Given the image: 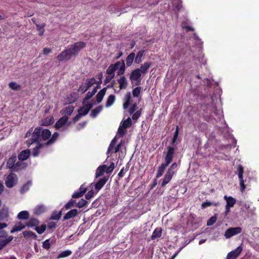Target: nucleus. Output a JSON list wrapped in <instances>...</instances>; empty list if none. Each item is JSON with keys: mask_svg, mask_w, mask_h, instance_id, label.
Here are the masks:
<instances>
[{"mask_svg": "<svg viewBox=\"0 0 259 259\" xmlns=\"http://www.w3.org/2000/svg\"><path fill=\"white\" fill-rule=\"evenodd\" d=\"M17 158L16 154L13 155L10 157L7 162V167L10 169L11 171H13V167L15 166Z\"/></svg>", "mask_w": 259, "mask_h": 259, "instance_id": "f8f14e48", "label": "nucleus"}, {"mask_svg": "<svg viewBox=\"0 0 259 259\" xmlns=\"http://www.w3.org/2000/svg\"><path fill=\"white\" fill-rule=\"evenodd\" d=\"M217 219L218 216L217 214H214L213 216H211L207 221V226H212V225L216 223Z\"/></svg>", "mask_w": 259, "mask_h": 259, "instance_id": "49530a36", "label": "nucleus"}, {"mask_svg": "<svg viewBox=\"0 0 259 259\" xmlns=\"http://www.w3.org/2000/svg\"><path fill=\"white\" fill-rule=\"evenodd\" d=\"M8 236L7 233L2 229L0 230V239H5Z\"/></svg>", "mask_w": 259, "mask_h": 259, "instance_id": "680f3d73", "label": "nucleus"}, {"mask_svg": "<svg viewBox=\"0 0 259 259\" xmlns=\"http://www.w3.org/2000/svg\"><path fill=\"white\" fill-rule=\"evenodd\" d=\"M46 211V207L43 204H40L36 206L33 211L35 214L39 215Z\"/></svg>", "mask_w": 259, "mask_h": 259, "instance_id": "6ab92c4d", "label": "nucleus"}, {"mask_svg": "<svg viewBox=\"0 0 259 259\" xmlns=\"http://www.w3.org/2000/svg\"><path fill=\"white\" fill-rule=\"evenodd\" d=\"M43 145L40 144H38V145L33 148L32 152V155L34 157L38 155L39 149L42 147Z\"/></svg>", "mask_w": 259, "mask_h": 259, "instance_id": "09e8293b", "label": "nucleus"}, {"mask_svg": "<svg viewBox=\"0 0 259 259\" xmlns=\"http://www.w3.org/2000/svg\"><path fill=\"white\" fill-rule=\"evenodd\" d=\"M40 127H37L35 128L34 131L32 133L31 138L30 140L27 141L26 142L28 146H29L30 145L32 144V143L37 142L39 140H41L40 134Z\"/></svg>", "mask_w": 259, "mask_h": 259, "instance_id": "423d86ee", "label": "nucleus"}, {"mask_svg": "<svg viewBox=\"0 0 259 259\" xmlns=\"http://www.w3.org/2000/svg\"><path fill=\"white\" fill-rule=\"evenodd\" d=\"M45 26V24L44 23L42 24L41 25H39L37 24H36V26L37 31L39 32V35L40 36H41L44 34V27Z\"/></svg>", "mask_w": 259, "mask_h": 259, "instance_id": "3c124183", "label": "nucleus"}, {"mask_svg": "<svg viewBox=\"0 0 259 259\" xmlns=\"http://www.w3.org/2000/svg\"><path fill=\"white\" fill-rule=\"evenodd\" d=\"M132 124V120L130 117L122 121V127H124V129L126 130V128H128V127L131 126Z\"/></svg>", "mask_w": 259, "mask_h": 259, "instance_id": "79ce46f5", "label": "nucleus"}, {"mask_svg": "<svg viewBox=\"0 0 259 259\" xmlns=\"http://www.w3.org/2000/svg\"><path fill=\"white\" fill-rule=\"evenodd\" d=\"M27 165L22 161H19L15 163V166L13 167V171H18L21 169L25 168Z\"/></svg>", "mask_w": 259, "mask_h": 259, "instance_id": "4be33fe9", "label": "nucleus"}, {"mask_svg": "<svg viewBox=\"0 0 259 259\" xmlns=\"http://www.w3.org/2000/svg\"><path fill=\"white\" fill-rule=\"evenodd\" d=\"M117 142V137H115L113 139H112L111 142L109 144V146L107 148V154H109V153L112 152L113 149H114V148L115 147Z\"/></svg>", "mask_w": 259, "mask_h": 259, "instance_id": "c85d7f7f", "label": "nucleus"}, {"mask_svg": "<svg viewBox=\"0 0 259 259\" xmlns=\"http://www.w3.org/2000/svg\"><path fill=\"white\" fill-rule=\"evenodd\" d=\"M83 191L84 190H83L82 192L77 191L75 192L73 194L72 197L75 198L81 197L84 194Z\"/></svg>", "mask_w": 259, "mask_h": 259, "instance_id": "e2e57ef3", "label": "nucleus"}, {"mask_svg": "<svg viewBox=\"0 0 259 259\" xmlns=\"http://www.w3.org/2000/svg\"><path fill=\"white\" fill-rule=\"evenodd\" d=\"M17 219L20 220H27L29 217V213L26 210H23L20 212L17 215Z\"/></svg>", "mask_w": 259, "mask_h": 259, "instance_id": "a878e982", "label": "nucleus"}, {"mask_svg": "<svg viewBox=\"0 0 259 259\" xmlns=\"http://www.w3.org/2000/svg\"><path fill=\"white\" fill-rule=\"evenodd\" d=\"M126 133V130H125L124 127H122V122L119 126L117 131V134L119 137H123Z\"/></svg>", "mask_w": 259, "mask_h": 259, "instance_id": "37998d69", "label": "nucleus"}, {"mask_svg": "<svg viewBox=\"0 0 259 259\" xmlns=\"http://www.w3.org/2000/svg\"><path fill=\"white\" fill-rule=\"evenodd\" d=\"M178 164H177V162H174V163H172V164H171V168L174 172V175L178 170Z\"/></svg>", "mask_w": 259, "mask_h": 259, "instance_id": "338daca9", "label": "nucleus"}, {"mask_svg": "<svg viewBox=\"0 0 259 259\" xmlns=\"http://www.w3.org/2000/svg\"><path fill=\"white\" fill-rule=\"evenodd\" d=\"M152 64V63L150 62V61H147V62H144L142 65H141V75H142V74L145 75V74L147 73L148 70H149Z\"/></svg>", "mask_w": 259, "mask_h": 259, "instance_id": "ddd939ff", "label": "nucleus"}, {"mask_svg": "<svg viewBox=\"0 0 259 259\" xmlns=\"http://www.w3.org/2000/svg\"><path fill=\"white\" fill-rule=\"evenodd\" d=\"M130 78L133 83L136 85H140L141 83V73L140 68L134 69L130 74Z\"/></svg>", "mask_w": 259, "mask_h": 259, "instance_id": "20e7f679", "label": "nucleus"}, {"mask_svg": "<svg viewBox=\"0 0 259 259\" xmlns=\"http://www.w3.org/2000/svg\"><path fill=\"white\" fill-rule=\"evenodd\" d=\"M71 251L69 250L63 251L58 254V255L57 257V259L67 257L71 255Z\"/></svg>", "mask_w": 259, "mask_h": 259, "instance_id": "c9c22d12", "label": "nucleus"}, {"mask_svg": "<svg viewBox=\"0 0 259 259\" xmlns=\"http://www.w3.org/2000/svg\"><path fill=\"white\" fill-rule=\"evenodd\" d=\"M108 181V177L103 176L99 177L98 178V191L100 190L103 187L104 185H105L106 183Z\"/></svg>", "mask_w": 259, "mask_h": 259, "instance_id": "f3484780", "label": "nucleus"}, {"mask_svg": "<svg viewBox=\"0 0 259 259\" xmlns=\"http://www.w3.org/2000/svg\"><path fill=\"white\" fill-rule=\"evenodd\" d=\"M242 230V228H240V227L228 228L225 233V236L227 238H231V237L234 236L235 234H240Z\"/></svg>", "mask_w": 259, "mask_h": 259, "instance_id": "6e6552de", "label": "nucleus"}, {"mask_svg": "<svg viewBox=\"0 0 259 259\" xmlns=\"http://www.w3.org/2000/svg\"><path fill=\"white\" fill-rule=\"evenodd\" d=\"M59 137V134L57 132H55L52 136L51 139L46 143H45L47 145H51L53 143H54L55 141L57 140V139Z\"/></svg>", "mask_w": 259, "mask_h": 259, "instance_id": "58836bf2", "label": "nucleus"}, {"mask_svg": "<svg viewBox=\"0 0 259 259\" xmlns=\"http://www.w3.org/2000/svg\"><path fill=\"white\" fill-rule=\"evenodd\" d=\"M106 88H103L98 92V103L101 102L105 95Z\"/></svg>", "mask_w": 259, "mask_h": 259, "instance_id": "de8ad7c7", "label": "nucleus"}, {"mask_svg": "<svg viewBox=\"0 0 259 259\" xmlns=\"http://www.w3.org/2000/svg\"><path fill=\"white\" fill-rule=\"evenodd\" d=\"M39 224V221L34 218H31L26 224V226L28 227H37Z\"/></svg>", "mask_w": 259, "mask_h": 259, "instance_id": "393cba45", "label": "nucleus"}, {"mask_svg": "<svg viewBox=\"0 0 259 259\" xmlns=\"http://www.w3.org/2000/svg\"><path fill=\"white\" fill-rule=\"evenodd\" d=\"M144 50H140L138 51L136 57L135 58V62L137 63H140L142 62V57L144 55Z\"/></svg>", "mask_w": 259, "mask_h": 259, "instance_id": "c756f323", "label": "nucleus"}, {"mask_svg": "<svg viewBox=\"0 0 259 259\" xmlns=\"http://www.w3.org/2000/svg\"><path fill=\"white\" fill-rule=\"evenodd\" d=\"M61 215H62L61 211H60L59 212L54 211L52 213V215L50 218V220H59L60 219Z\"/></svg>", "mask_w": 259, "mask_h": 259, "instance_id": "ea45409f", "label": "nucleus"}, {"mask_svg": "<svg viewBox=\"0 0 259 259\" xmlns=\"http://www.w3.org/2000/svg\"><path fill=\"white\" fill-rule=\"evenodd\" d=\"M17 182V177L14 173H11L6 178L5 184L8 188H12Z\"/></svg>", "mask_w": 259, "mask_h": 259, "instance_id": "0eeeda50", "label": "nucleus"}, {"mask_svg": "<svg viewBox=\"0 0 259 259\" xmlns=\"http://www.w3.org/2000/svg\"><path fill=\"white\" fill-rule=\"evenodd\" d=\"M46 229V225L45 224L42 225L40 227L37 226L35 227V231L39 234H42Z\"/></svg>", "mask_w": 259, "mask_h": 259, "instance_id": "8fccbe9b", "label": "nucleus"}, {"mask_svg": "<svg viewBox=\"0 0 259 259\" xmlns=\"http://www.w3.org/2000/svg\"><path fill=\"white\" fill-rule=\"evenodd\" d=\"M25 227V225H23L22 223H19L18 224L15 225L12 230L11 231V233H13L16 231H19L24 229Z\"/></svg>", "mask_w": 259, "mask_h": 259, "instance_id": "473e14b6", "label": "nucleus"}, {"mask_svg": "<svg viewBox=\"0 0 259 259\" xmlns=\"http://www.w3.org/2000/svg\"><path fill=\"white\" fill-rule=\"evenodd\" d=\"M115 96L114 95H110L108 97L106 102V107H109L111 106V105H113L115 100Z\"/></svg>", "mask_w": 259, "mask_h": 259, "instance_id": "f704fd0d", "label": "nucleus"}, {"mask_svg": "<svg viewBox=\"0 0 259 259\" xmlns=\"http://www.w3.org/2000/svg\"><path fill=\"white\" fill-rule=\"evenodd\" d=\"M9 87L13 90L19 91L21 89V86L14 81H12L9 84Z\"/></svg>", "mask_w": 259, "mask_h": 259, "instance_id": "a18cd8bd", "label": "nucleus"}, {"mask_svg": "<svg viewBox=\"0 0 259 259\" xmlns=\"http://www.w3.org/2000/svg\"><path fill=\"white\" fill-rule=\"evenodd\" d=\"M119 64L118 65V70L117 71V75H123L125 70V61L122 60L121 61H118Z\"/></svg>", "mask_w": 259, "mask_h": 259, "instance_id": "b1692460", "label": "nucleus"}, {"mask_svg": "<svg viewBox=\"0 0 259 259\" xmlns=\"http://www.w3.org/2000/svg\"><path fill=\"white\" fill-rule=\"evenodd\" d=\"M88 88L85 84H82L80 86L78 91L81 92L82 93H84L88 90Z\"/></svg>", "mask_w": 259, "mask_h": 259, "instance_id": "69168bd1", "label": "nucleus"}, {"mask_svg": "<svg viewBox=\"0 0 259 259\" xmlns=\"http://www.w3.org/2000/svg\"><path fill=\"white\" fill-rule=\"evenodd\" d=\"M31 182H28L26 184L23 185L21 189L20 190L21 193L23 194L26 192L29 188V186L31 185Z\"/></svg>", "mask_w": 259, "mask_h": 259, "instance_id": "864d4df0", "label": "nucleus"}, {"mask_svg": "<svg viewBox=\"0 0 259 259\" xmlns=\"http://www.w3.org/2000/svg\"><path fill=\"white\" fill-rule=\"evenodd\" d=\"M224 198L226 200L230 208H231V207H233L236 202V199L232 196H227V195H225L224 196Z\"/></svg>", "mask_w": 259, "mask_h": 259, "instance_id": "5701e85b", "label": "nucleus"}, {"mask_svg": "<svg viewBox=\"0 0 259 259\" xmlns=\"http://www.w3.org/2000/svg\"><path fill=\"white\" fill-rule=\"evenodd\" d=\"M175 153V148L174 147L168 146L167 151L164 156L165 162L162 163L158 168L156 173V178L161 177L165 170L166 166H168L172 162Z\"/></svg>", "mask_w": 259, "mask_h": 259, "instance_id": "f03ea898", "label": "nucleus"}, {"mask_svg": "<svg viewBox=\"0 0 259 259\" xmlns=\"http://www.w3.org/2000/svg\"><path fill=\"white\" fill-rule=\"evenodd\" d=\"M179 132H180V128H179V126H177V127L176 128V130L174 133V135L173 136L171 142V144L172 145H174V144H175L177 140L178 139V138L179 137Z\"/></svg>", "mask_w": 259, "mask_h": 259, "instance_id": "4c0bfd02", "label": "nucleus"}, {"mask_svg": "<svg viewBox=\"0 0 259 259\" xmlns=\"http://www.w3.org/2000/svg\"><path fill=\"white\" fill-rule=\"evenodd\" d=\"M135 58V53H131L128 55L127 57H126V65L130 67V66L132 65L134 60Z\"/></svg>", "mask_w": 259, "mask_h": 259, "instance_id": "bb28decb", "label": "nucleus"}, {"mask_svg": "<svg viewBox=\"0 0 259 259\" xmlns=\"http://www.w3.org/2000/svg\"><path fill=\"white\" fill-rule=\"evenodd\" d=\"M137 103H136V102H135L134 103H133V104L132 105V106L131 107V108L129 109L128 112H129L130 114L133 115L134 113H135V111L137 110Z\"/></svg>", "mask_w": 259, "mask_h": 259, "instance_id": "4d7b16f0", "label": "nucleus"}, {"mask_svg": "<svg viewBox=\"0 0 259 259\" xmlns=\"http://www.w3.org/2000/svg\"><path fill=\"white\" fill-rule=\"evenodd\" d=\"M74 110V107L68 106L61 111L62 114L71 115Z\"/></svg>", "mask_w": 259, "mask_h": 259, "instance_id": "2f4dec72", "label": "nucleus"}, {"mask_svg": "<svg viewBox=\"0 0 259 259\" xmlns=\"http://www.w3.org/2000/svg\"><path fill=\"white\" fill-rule=\"evenodd\" d=\"M47 226H48V228H49V229L55 228L56 227V223L54 222H51L48 224Z\"/></svg>", "mask_w": 259, "mask_h": 259, "instance_id": "774afa93", "label": "nucleus"}, {"mask_svg": "<svg viewBox=\"0 0 259 259\" xmlns=\"http://www.w3.org/2000/svg\"><path fill=\"white\" fill-rule=\"evenodd\" d=\"M42 247L46 249H49L50 248V239H47L43 242Z\"/></svg>", "mask_w": 259, "mask_h": 259, "instance_id": "13d9d810", "label": "nucleus"}, {"mask_svg": "<svg viewBox=\"0 0 259 259\" xmlns=\"http://www.w3.org/2000/svg\"><path fill=\"white\" fill-rule=\"evenodd\" d=\"M87 203V202L86 200L82 199H81L77 204V206L79 208H81L83 206H84Z\"/></svg>", "mask_w": 259, "mask_h": 259, "instance_id": "0e129e2a", "label": "nucleus"}, {"mask_svg": "<svg viewBox=\"0 0 259 259\" xmlns=\"http://www.w3.org/2000/svg\"><path fill=\"white\" fill-rule=\"evenodd\" d=\"M170 181L171 180L170 179L169 175L168 174V171L167 170L166 173L164 176V178L162 182L161 186H165V185H167V184H168V183H169Z\"/></svg>", "mask_w": 259, "mask_h": 259, "instance_id": "a19ab883", "label": "nucleus"}, {"mask_svg": "<svg viewBox=\"0 0 259 259\" xmlns=\"http://www.w3.org/2000/svg\"><path fill=\"white\" fill-rule=\"evenodd\" d=\"M78 211L76 209H73L68 211L64 217L63 220H66L74 218L77 215Z\"/></svg>", "mask_w": 259, "mask_h": 259, "instance_id": "412c9836", "label": "nucleus"}, {"mask_svg": "<svg viewBox=\"0 0 259 259\" xmlns=\"http://www.w3.org/2000/svg\"><path fill=\"white\" fill-rule=\"evenodd\" d=\"M93 107V104L91 103H89L85 105L84 106L80 107L78 110V112L82 116H84L86 115L89 110Z\"/></svg>", "mask_w": 259, "mask_h": 259, "instance_id": "9b49d317", "label": "nucleus"}, {"mask_svg": "<svg viewBox=\"0 0 259 259\" xmlns=\"http://www.w3.org/2000/svg\"><path fill=\"white\" fill-rule=\"evenodd\" d=\"M95 83H96V80L94 78H93L91 79L90 80H89L87 83H85L84 84L87 85V87L89 89V88H90L91 86H92Z\"/></svg>", "mask_w": 259, "mask_h": 259, "instance_id": "052dcab7", "label": "nucleus"}, {"mask_svg": "<svg viewBox=\"0 0 259 259\" xmlns=\"http://www.w3.org/2000/svg\"><path fill=\"white\" fill-rule=\"evenodd\" d=\"M13 239V236H10L5 239H0V250L3 249Z\"/></svg>", "mask_w": 259, "mask_h": 259, "instance_id": "a211bd4d", "label": "nucleus"}, {"mask_svg": "<svg viewBox=\"0 0 259 259\" xmlns=\"http://www.w3.org/2000/svg\"><path fill=\"white\" fill-rule=\"evenodd\" d=\"M219 204V202H209V201H205V202H202L201 205V207L202 208H206V207L210 206V205H214V206H217Z\"/></svg>", "mask_w": 259, "mask_h": 259, "instance_id": "e433bc0d", "label": "nucleus"}, {"mask_svg": "<svg viewBox=\"0 0 259 259\" xmlns=\"http://www.w3.org/2000/svg\"><path fill=\"white\" fill-rule=\"evenodd\" d=\"M162 229L161 228H156L153 231L152 234L151 235V239H155V238H159V237L161 236L162 235Z\"/></svg>", "mask_w": 259, "mask_h": 259, "instance_id": "cd10ccee", "label": "nucleus"}, {"mask_svg": "<svg viewBox=\"0 0 259 259\" xmlns=\"http://www.w3.org/2000/svg\"><path fill=\"white\" fill-rule=\"evenodd\" d=\"M86 46L84 42L78 41L67 49L62 52L57 57V58L60 61H68L72 56H76L78 52L83 49Z\"/></svg>", "mask_w": 259, "mask_h": 259, "instance_id": "f257e3e1", "label": "nucleus"}, {"mask_svg": "<svg viewBox=\"0 0 259 259\" xmlns=\"http://www.w3.org/2000/svg\"><path fill=\"white\" fill-rule=\"evenodd\" d=\"M75 203L76 202L74 200L71 199L67 204H65V205L64 206V207L66 209H68L70 208L71 207L74 206Z\"/></svg>", "mask_w": 259, "mask_h": 259, "instance_id": "6e6d98bb", "label": "nucleus"}, {"mask_svg": "<svg viewBox=\"0 0 259 259\" xmlns=\"http://www.w3.org/2000/svg\"><path fill=\"white\" fill-rule=\"evenodd\" d=\"M141 92V87H137L133 90V95L134 97H139Z\"/></svg>", "mask_w": 259, "mask_h": 259, "instance_id": "603ef678", "label": "nucleus"}, {"mask_svg": "<svg viewBox=\"0 0 259 259\" xmlns=\"http://www.w3.org/2000/svg\"><path fill=\"white\" fill-rule=\"evenodd\" d=\"M68 117L64 115L62 116L55 124V127L56 129H59L62 127L67 121Z\"/></svg>", "mask_w": 259, "mask_h": 259, "instance_id": "2eb2a0df", "label": "nucleus"}, {"mask_svg": "<svg viewBox=\"0 0 259 259\" xmlns=\"http://www.w3.org/2000/svg\"><path fill=\"white\" fill-rule=\"evenodd\" d=\"M142 111V109H140V110H137V111H136V112H135L132 115V119H133V120H137V119L140 117Z\"/></svg>", "mask_w": 259, "mask_h": 259, "instance_id": "5fc2aeb1", "label": "nucleus"}, {"mask_svg": "<svg viewBox=\"0 0 259 259\" xmlns=\"http://www.w3.org/2000/svg\"><path fill=\"white\" fill-rule=\"evenodd\" d=\"M242 250V248L241 246H239L236 249L233 250L227 254V259H236L239 256Z\"/></svg>", "mask_w": 259, "mask_h": 259, "instance_id": "1a4fd4ad", "label": "nucleus"}, {"mask_svg": "<svg viewBox=\"0 0 259 259\" xmlns=\"http://www.w3.org/2000/svg\"><path fill=\"white\" fill-rule=\"evenodd\" d=\"M8 216V209L7 207H3L0 210V220H3Z\"/></svg>", "mask_w": 259, "mask_h": 259, "instance_id": "72a5a7b5", "label": "nucleus"}, {"mask_svg": "<svg viewBox=\"0 0 259 259\" xmlns=\"http://www.w3.org/2000/svg\"><path fill=\"white\" fill-rule=\"evenodd\" d=\"M119 64V62H116L115 64H111L106 70V73L110 76H112V79L115 75V71L118 68Z\"/></svg>", "mask_w": 259, "mask_h": 259, "instance_id": "9d476101", "label": "nucleus"}, {"mask_svg": "<svg viewBox=\"0 0 259 259\" xmlns=\"http://www.w3.org/2000/svg\"><path fill=\"white\" fill-rule=\"evenodd\" d=\"M23 235L26 238H31L36 239L37 238V235L31 231H25L23 232Z\"/></svg>", "mask_w": 259, "mask_h": 259, "instance_id": "7c9ffc66", "label": "nucleus"}, {"mask_svg": "<svg viewBox=\"0 0 259 259\" xmlns=\"http://www.w3.org/2000/svg\"><path fill=\"white\" fill-rule=\"evenodd\" d=\"M123 143L124 141H121L119 143H118L117 145L115 147L113 152L116 153L118 152V151H120L121 147H122Z\"/></svg>", "mask_w": 259, "mask_h": 259, "instance_id": "bf43d9fd", "label": "nucleus"}, {"mask_svg": "<svg viewBox=\"0 0 259 259\" xmlns=\"http://www.w3.org/2000/svg\"><path fill=\"white\" fill-rule=\"evenodd\" d=\"M115 167V164L113 161H110L109 164L106 160L104 164L98 166V177L101 176H108V180L110 176Z\"/></svg>", "mask_w": 259, "mask_h": 259, "instance_id": "7ed1b4c3", "label": "nucleus"}, {"mask_svg": "<svg viewBox=\"0 0 259 259\" xmlns=\"http://www.w3.org/2000/svg\"><path fill=\"white\" fill-rule=\"evenodd\" d=\"M97 86L94 87V89L93 90L92 92H88V94L87 95V96L84 98V101L83 102V104H85V100H89L90 98H91L93 97V96L97 92Z\"/></svg>", "mask_w": 259, "mask_h": 259, "instance_id": "c03bdc74", "label": "nucleus"}, {"mask_svg": "<svg viewBox=\"0 0 259 259\" xmlns=\"http://www.w3.org/2000/svg\"><path fill=\"white\" fill-rule=\"evenodd\" d=\"M40 128L41 130L40 134L41 139H42L43 140H48L51 137V132L48 130L43 129L41 127H40Z\"/></svg>", "mask_w": 259, "mask_h": 259, "instance_id": "dca6fc26", "label": "nucleus"}, {"mask_svg": "<svg viewBox=\"0 0 259 259\" xmlns=\"http://www.w3.org/2000/svg\"><path fill=\"white\" fill-rule=\"evenodd\" d=\"M30 154V150L26 149L21 151L18 155V159L20 161H24L26 160Z\"/></svg>", "mask_w": 259, "mask_h": 259, "instance_id": "4468645a", "label": "nucleus"}, {"mask_svg": "<svg viewBox=\"0 0 259 259\" xmlns=\"http://www.w3.org/2000/svg\"><path fill=\"white\" fill-rule=\"evenodd\" d=\"M237 172L238 175V178L239 180L240 190L241 192H244L245 189H246V186L245 182L243 180V174H244V167L241 164H239L237 167Z\"/></svg>", "mask_w": 259, "mask_h": 259, "instance_id": "39448f33", "label": "nucleus"}, {"mask_svg": "<svg viewBox=\"0 0 259 259\" xmlns=\"http://www.w3.org/2000/svg\"><path fill=\"white\" fill-rule=\"evenodd\" d=\"M117 81L119 84V89H123L127 88L128 83L125 76H122V77L117 80Z\"/></svg>", "mask_w": 259, "mask_h": 259, "instance_id": "aec40b11", "label": "nucleus"}]
</instances>
